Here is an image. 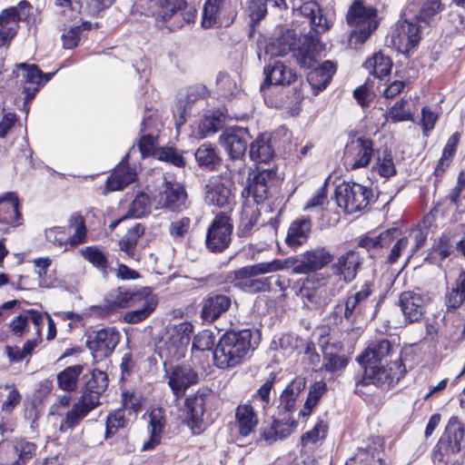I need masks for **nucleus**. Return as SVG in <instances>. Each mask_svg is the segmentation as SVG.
Masks as SVG:
<instances>
[{
	"instance_id": "nucleus-1",
	"label": "nucleus",
	"mask_w": 465,
	"mask_h": 465,
	"mask_svg": "<svg viewBox=\"0 0 465 465\" xmlns=\"http://www.w3.org/2000/svg\"><path fill=\"white\" fill-rule=\"evenodd\" d=\"M442 10L440 0H425L413 21L403 20L397 25L391 41L401 54H409L420 40L421 29L435 22Z\"/></svg>"
},
{
	"instance_id": "nucleus-2",
	"label": "nucleus",
	"mask_w": 465,
	"mask_h": 465,
	"mask_svg": "<svg viewBox=\"0 0 465 465\" xmlns=\"http://www.w3.org/2000/svg\"><path fill=\"white\" fill-rule=\"evenodd\" d=\"M252 333L250 330L229 331L220 338L214 352L213 361L220 369H230L241 364L250 351Z\"/></svg>"
},
{
	"instance_id": "nucleus-3",
	"label": "nucleus",
	"mask_w": 465,
	"mask_h": 465,
	"mask_svg": "<svg viewBox=\"0 0 465 465\" xmlns=\"http://www.w3.org/2000/svg\"><path fill=\"white\" fill-rule=\"evenodd\" d=\"M92 380L87 382L86 389L67 411L61 422L60 430L75 427L87 414L100 405V395L107 387V375L102 371H94Z\"/></svg>"
},
{
	"instance_id": "nucleus-4",
	"label": "nucleus",
	"mask_w": 465,
	"mask_h": 465,
	"mask_svg": "<svg viewBox=\"0 0 465 465\" xmlns=\"http://www.w3.org/2000/svg\"><path fill=\"white\" fill-rule=\"evenodd\" d=\"M279 181L277 170L257 169L242 195L247 198L252 196L253 203H262L277 192Z\"/></svg>"
},
{
	"instance_id": "nucleus-5",
	"label": "nucleus",
	"mask_w": 465,
	"mask_h": 465,
	"mask_svg": "<svg viewBox=\"0 0 465 465\" xmlns=\"http://www.w3.org/2000/svg\"><path fill=\"white\" fill-rule=\"evenodd\" d=\"M335 196L340 208L347 213H353L361 211L369 204L372 192L360 183H347L336 188Z\"/></svg>"
},
{
	"instance_id": "nucleus-6",
	"label": "nucleus",
	"mask_w": 465,
	"mask_h": 465,
	"mask_svg": "<svg viewBox=\"0 0 465 465\" xmlns=\"http://www.w3.org/2000/svg\"><path fill=\"white\" fill-rule=\"evenodd\" d=\"M233 225L227 213H218L207 228L205 244L212 252H222L232 241Z\"/></svg>"
},
{
	"instance_id": "nucleus-7",
	"label": "nucleus",
	"mask_w": 465,
	"mask_h": 465,
	"mask_svg": "<svg viewBox=\"0 0 465 465\" xmlns=\"http://www.w3.org/2000/svg\"><path fill=\"white\" fill-rule=\"evenodd\" d=\"M373 292L370 282L363 283L355 292L350 293L344 302V318L354 323L360 319L372 318L374 312L369 311L373 306L370 297Z\"/></svg>"
},
{
	"instance_id": "nucleus-8",
	"label": "nucleus",
	"mask_w": 465,
	"mask_h": 465,
	"mask_svg": "<svg viewBox=\"0 0 465 465\" xmlns=\"http://www.w3.org/2000/svg\"><path fill=\"white\" fill-rule=\"evenodd\" d=\"M374 18L375 10L372 7L364 6L361 2H354L349 8L346 19L351 25H361L362 28L353 32L351 40L360 44L364 43L377 28Z\"/></svg>"
},
{
	"instance_id": "nucleus-9",
	"label": "nucleus",
	"mask_w": 465,
	"mask_h": 465,
	"mask_svg": "<svg viewBox=\"0 0 465 465\" xmlns=\"http://www.w3.org/2000/svg\"><path fill=\"white\" fill-rule=\"evenodd\" d=\"M233 183L223 177L212 178L204 187V202L208 205L231 211L235 204Z\"/></svg>"
},
{
	"instance_id": "nucleus-10",
	"label": "nucleus",
	"mask_w": 465,
	"mask_h": 465,
	"mask_svg": "<svg viewBox=\"0 0 465 465\" xmlns=\"http://www.w3.org/2000/svg\"><path fill=\"white\" fill-rule=\"evenodd\" d=\"M186 201L187 193L184 187L172 181H165L153 197L155 209H167L177 213L186 209Z\"/></svg>"
},
{
	"instance_id": "nucleus-11",
	"label": "nucleus",
	"mask_w": 465,
	"mask_h": 465,
	"mask_svg": "<svg viewBox=\"0 0 465 465\" xmlns=\"http://www.w3.org/2000/svg\"><path fill=\"white\" fill-rule=\"evenodd\" d=\"M121 334L115 328H104L90 331L86 336V347L95 359L110 356L120 341Z\"/></svg>"
},
{
	"instance_id": "nucleus-12",
	"label": "nucleus",
	"mask_w": 465,
	"mask_h": 465,
	"mask_svg": "<svg viewBox=\"0 0 465 465\" xmlns=\"http://www.w3.org/2000/svg\"><path fill=\"white\" fill-rule=\"evenodd\" d=\"M361 365L364 367V377L356 381L357 387L360 384L368 385L371 383L381 385L389 380H399L405 373V368L401 360H395L391 362L389 369L381 364H378V362L373 363V361H368Z\"/></svg>"
},
{
	"instance_id": "nucleus-13",
	"label": "nucleus",
	"mask_w": 465,
	"mask_h": 465,
	"mask_svg": "<svg viewBox=\"0 0 465 465\" xmlns=\"http://www.w3.org/2000/svg\"><path fill=\"white\" fill-rule=\"evenodd\" d=\"M373 155V142L369 138L358 137L350 141L344 150L343 164L347 170L367 167Z\"/></svg>"
},
{
	"instance_id": "nucleus-14",
	"label": "nucleus",
	"mask_w": 465,
	"mask_h": 465,
	"mask_svg": "<svg viewBox=\"0 0 465 465\" xmlns=\"http://www.w3.org/2000/svg\"><path fill=\"white\" fill-rule=\"evenodd\" d=\"M365 252L354 248L339 255L331 265L333 275L349 283L352 282L364 261Z\"/></svg>"
},
{
	"instance_id": "nucleus-15",
	"label": "nucleus",
	"mask_w": 465,
	"mask_h": 465,
	"mask_svg": "<svg viewBox=\"0 0 465 465\" xmlns=\"http://www.w3.org/2000/svg\"><path fill=\"white\" fill-rule=\"evenodd\" d=\"M328 278L329 276L316 273L304 280L300 293L308 306L317 308L329 302L330 297L325 289Z\"/></svg>"
},
{
	"instance_id": "nucleus-16",
	"label": "nucleus",
	"mask_w": 465,
	"mask_h": 465,
	"mask_svg": "<svg viewBox=\"0 0 465 465\" xmlns=\"http://www.w3.org/2000/svg\"><path fill=\"white\" fill-rule=\"evenodd\" d=\"M333 259V255L324 247H317L300 255L292 268L296 274H308L322 270Z\"/></svg>"
},
{
	"instance_id": "nucleus-17",
	"label": "nucleus",
	"mask_w": 465,
	"mask_h": 465,
	"mask_svg": "<svg viewBox=\"0 0 465 465\" xmlns=\"http://www.w3.org/2000/svg\"><path fill=\"white\" fill-rule=\"evenodd\" d=\"M210 397L209 392L198 391L185 399V420L193 434H199L203 430L205 404Z\"/></svg>"
},
{
	"instance_id": "nucleus-18",
	"label": "nucleus",
	"mask_w": 465,
	"mask_h": 465,
	"mask_svg": "<svg viewBox=\"0 0 465 465\" xmlns=\"http://www.w3.org/2000/svg\"><path fill=\"white\" fill-rule=\"evenodd\" d=\"M250 138L251 135L246 128L231 127L223 131L219 140L231 159L241 160L245 154Z\"/></svg>"
},
{
	"instance_id": "nucleus-19",
	"label": "nucleus",
	"mask_w": 465,
	"mask_h": 465,
	"mask_svg": "<svg viewBox=\"0 0 465 465\" xmlns=\"http://www.w3.org/2000/svg\"><path fill=\"white\" fill-rule=\"evenodd\" d=\"M166 378L173 395L182 398L189 387L199 381L198 373L190 365H176L166 371Z\"/></svg>"
},
{
	"instance_id": "nucleus-20",
	"label": "nucleus",
	"mask_w": 465,
	"mask_h": 465,
	"mask_svg": "<svg viewBox=\"0 0 465 465\" xmlns=\"http://www.w3.org/2000/svg\"><path fill=\"white\" fill-rule=\"evenodd\" d=\"M428 302L426 295L412 291L401 292L399 298L401 310L409 322H418L424 318Z\"/></svg>"
},
{
	"instance_id": "nucleus-21",
	"label": "nucleus",
	"mask_w": 465,
	"mask_h": 465,
	"mask_svg": "<svg viewBox=\"0 0 465 465\" xmlns=\"http://www.w3.org/2000/svg\"><path fill=\"white\" fill-rule=\"evenodd\" d=\"M45 314L36 310H27L17 315L9 324L14 335L23 336L32 330L35 335H42V328L45 323Z\"/></svg>"
},
{
	"instance_id": "nucleus-22",
	"label": "nucleus",
	"mask_w": 465,
	"mask_h": 465,
	"mask_svg": "<svg viewBox=\"0 0 465 465\" xmlns=\"http://www.w3.org/2000/svg\"><path fill=\"white\" fill-rule=\"evenodd\" d=\"M465 424L456 416L451 417L440 439V448L448 453H459L464 447Z\"/></svg>"
},
{
	"instance_id": "nucleus-23",
	"label": "nucleus",
	"mask_w": 465,
	"mask_h": 465,
	"mask_svg": "<svg viewBox=\"0 0 465 465\" xmlns=\"http://www.w3.org/2000/svg\"><path fill=\"white\" fill-rule=\"evenodd\" d=\"M16 68L22 71V77L25 84L23 92L25 94V100L31 101L39 89L47 83L54 74H44L36 64L26 63L17 64Z\"/></svg>"
},
{
	"instance_id": "nucleus-24",
	"label": "nucleus",
	"mask_w": 465,
	"mask_h": 465,
	"mask_svg": "<svg viewBox=\"0 0 465 465\" xmlns=\"http://www.w3.org/2000/svg\"><path fill=\"white\" fill-rule=\"evenodd\" d=\"M193 326L187 322L174 325L169 331L164 344L171 357L180 358L191 341Z\"/></svg>"
},
{
	"instance_id": "nucleus-25",
	"label": "nucleus",
	"mask_w": 465,
	"mask_h": 465,
	"mask_svg": "<svg viewBox=\"0 0 465 465\" xmlns=\"http://www.w3.org/2000/svg\"><path fill=\"white\" fill-rule=\"evenodd\" d=\"M231 304L232 300L228 295L212 292L203 302L201 317L205 322H213L224 313Z\"/></svg>"
},
{
	"instance_id": "nucleus-26",
	"label": "nucleus",
	"mask_w": 465,
	"mask_h": 465,
	"mask_svg": "<svg viewBox=\"0 0 465 465\" xmlns=\"http://www.w3.org/2000/svg\"><path fill=\"white\" fill-rule=\"evenodd\" d=\"M300 41L294 31L287 30L280 37L268 44L265 46L264 54H259V58L262 59L263 57L264 61H266L267 56H283L290 52L293 54Z\"/></svg>"
},
{
	"instance_id": "nucleus-27",
	"label": "nucleus",
	"mask_w": 465,
	"mask_h": 465,
	"mask_svg": "<svg viewBox=\"0 0 465 465\" xmlns=\"http://www.w3.org/2000/svg\"><path fill=\"white\" fill-rule=\"evenodd\" d=\"M151 288L143 287L140 290H131L119 287L109 293L107 302L112 308H128L140 304L141 299L146 295Z\"/></svg>"
},
{
	"instance_id": "nucleus-28",
	"label": "nucleus",
	"mask_w": 465,
	"mask_h": 465,
	"mask_svg": "<svg viewBox=\"0 0 465 465\" xmlns=\"http://www.w3.org/2000/svg\"><path fill=\"white\" fill-rule=\"evenodd\" d=\"M297 426L294 420H274L270 425L261 429L259 440L266 445H270L278 440L288 437L292 433Z\"/></svg>"
},
{
	"instance_id": "nucleus-29",
	"label": "nucleus",
	"mask_w": 465,
	"mask_h": 465,
	"mask_svg": "<svg viewBox=\"0 0 465 465\" xmlns=\"http://www.w3.org/2000/svg\"><path fill=\"white\" fill-rule=\"evenodd\" d=\"M264 74L265 81L261 84L262 91L270 84L289 85L297 78L296 73L282 62H275L272 65H267L264 68Z\"/></svg>"
},
{
	"instance_id": "nucleus-30",
	"label": "nucleus",
	"mask_w": 465,
	"mask_h": 465,
	"mask_svg": "<svg viewBox=\"0 0 465 465\" xmlns=\"http://www.w3.org/2000/svg\"><path fill=\"white\" fill-rule=\"evenodd\" d=\"M18 197L15 193H6L0 197V223L16 227L21 224Z\"/></svg>"
},
{
	"instance_id": "nucleus-31",
	"label": "nucleus",
	"mask_w": 465,
	"mask_h": 465,
	"mask_svg": "<svg viewBox=\"0 0 465 465\" xmlns=\"http://www.w3.org/2000/svg\"><path fill=\"white\" fill-rule=\"evenodd\" d=\"M206 94L207 89L204 85L199 84L188 88L185 97L177 101L173 111L174 117L177 118L175 122L177 127L185 123L191 105Z\"/></svg>"
},
{
	"instance_id": "nucleus-32",
	"label": "nucleus",
	"mask_w": 465,
	"mask_h": 465,
	"mask_svg": "<svg viewBox=\"0 0 465 465\" xmlns=\"http://www.w3.org/2000/svg\"><path fill=\"white\" fill-rule=\"evenodd\" d=\"M148 5L147 13L152 15H158L163 21H168L173 16L183 15L181 13L187 7L184 0H177L170 3L169 0H141Z\"/></svg>"
},
{
	"instance_id": "nucleus-33",
	"label": "nucleus",
	"mask_w": 465,
	"mask_h": 465,
	"mask_svg": "<svg viewBox=\"0 0 465 465\" xmlns=\"http://www.w3.org/2000/svg\"><path fill=\"white\" fill-rule=\"evenodd\" d=\"M31 10L32 5L26 0L20 1L15 6L3 9L0 13V26L12 27L18 32L19 21L26 20Z\"/></svg>"
},
{
	"instance_id": "nucleus-34",
	"label": "nucleus",
	"mask_w": 465,
	"mask_h": 465,
	"mask_svg": "<svg viewBox=\"0 0 465 465\" xmlns=\"http://www.w3.org/2000/svg\"><path fill=\"white\" fill-rule=\"evenodd\" d=\"M136 172L123 161L114 171L106 182V190L119 191L134 182Z\"/></svg>"
},
{
	"instance_id": "nucleus-35",
	"label": "nucleus",
	"mask_w": 465,
	"mask_h": 465,
	"mask_svg": "<svg viewBox=\"0 0 465 465\" xmlns=\"http://www.w3.org/2000/svg\"><path fill=\"white\" fill-rule=\"evenodd\" d=\"M285 267V262L276 259L272 262L244 266L237 270L234 274L235 278H254L259 275L281 271Z\"/></svg>"
},
{
	"instance_id": "nucleus-36",
	"label": "nucleus",
	"mask_w": 465,
	"mask_h": 465,
	"mask_svg": "<svg viewBox=\"0 0 465 465\" xmlns=\"http://www.w3.org/2000/svg\"><path fill=\"white\" fill-rule=\"evenodd\" d=\"M236 424L241 436L250 435L258 424V417L251 404L239 405L235 411Z\"/></svg>"
},
{
	"instance_id": "nucleus-37",
	"label": "nucleus",
	"mask_w": 465,
	"mask_h": 465,
	"mask_svg": "<svg viewBox=\"0 0 465 465\" xmlns=\"http://www.w3.org/2000/svg\"><path fill=\"white\" fill-rule=\"evenodd\" d=\"M393 351V347L388 340L382 339L371 342L365 351L358 357V361L361 364H365L368 361L373 363L381 362Z\"/></svg>"
},
{
	"instance_id": "nucleus-38",
	"label": "nucleus",
	"mask_w": 465,
	"mask_h": 465,
	"mask_svg": "<svg viewBox=\"0 0 465 465\" xmlns=\"http://www.w3.org/2000/svg\"><path fill=\"white\" fill-rule=\"evenodd\" d=\"M12 458L10 465H26L35 455V443L24 438L15 439L12 444Z\"/></svg>"
},
{
	"instance_id": "nucleus-39",
	"label": "nucleus",
	"mask_w": 465,
	"mask_h": 465,
	"mask_svg": "<svg viewBox=\"0 0 465 465\" xmlns=\"http://www.w3.org/2000/svg\"><path fill=\"white\" fill-rule=\"evenodd\" d=\"M164 424L165 418L163 410H153L149 414L150 439L143 443V450H152L160 442Z\"/></svg>"
},
{
	"instance_id": "nucleus-40",
	"label": "nucleus",
	"mask_w": 465,
	"mask_h": 465,
	"mask_svg": "<svg viewBox=\"0 0 465 465\" xmlns=\"http://www.w3.org/2000/svg\"><path fill=\"white\" fill-rule=\"evenodd\" d=\"M336 72V65L331 61H325L322 65L311 71L308 81L317 92L326 88Z\"/></svg>"
},
{
	"instance_id": "nucleus-41",
	"label": "nucleus",
	"mask_w": 465,
	"mask_h": 465,
	"mask_svg": "<svg viewBox=\"0 0 465 465\" xmlns=\"http://www.w3.org/2000/svg\"><path fill=\"white\" fill-rule=\"evenodd\" d=\"M312 222L310 219L294 221L289 227L286 243L290 247L297 248L303 244L311 233Z\"/></svg>"
},
{
	"instance_id": "nucleus-42",
	"label": "nucleus",
	"mask_w": 465,
	"mask_h": 465,
	"mask_svg": "<svg viewBox=\"0 0 465 465\" xmlns=\"http://www.w3.org/2000/svg\"><path fill=\"white\" fill-rule=\"evenodd\" d=\"M157 303V298L152 293V290L150 289L148 292H146V295L141 299L140 304L142 307L127 312L124 315V322L134 324L143 321L155 310Z\"/></svg>"
},
{
	"instance_id": "nucleus-43",
	"label": "nucleus",
	"mask_w": 465,
	"mask_h": 465,
	"mask_svg": "<svg viewBox=\"0 0 465 465\" xmlns=\"http://www.w3.org/2000/svg\"><path fill=\"white\" fill-rule=\"evenodd\" d=\"M250 157L258 163H268L274 155V150L267 135L262 134L250 144Z\"/></svg>"
},
{
	"instance_id": "nucleus-44",
	"label": "nucleus",
	"mask_w": 465,
	"mask_h": 465,
	"mask_svg": "<svg viewBox=\"0 0 465 465\" xmlns=\"http://www.w3.org/2000/svg\"><path fill=\"white\" fill-rule=\"evenodd\" d=\"M452 252L451 236L443 233L438 241H435L427 256V260L433 264L440 265V263Z\"/></svg>"
},
{
	"instance_id": "nucleus-45",
	"label": "nucleus",
	"mask_w": 465,
	"mask_h": 465,
	"mask_svg": "<svg viewBox=\"0 0 465 465\" xmlns=\"http://www.w3.org/2000/svg\"><path fill=\"white\" fill-rule=\"evenodd\" d=\"M144 226L139 223L130 227L119 241L120 250L131 258H134L135 248L139 239L144 234Z\"/></svg>"
},
{
	"instance_id": "nucleus-46",
	"label": "nucleus",
	"mask_w": 465,
	"mask_h": 465,
	"mask_svg": "<svg viewBox=\"0 0 465 465\" xmlns=\"http://www.w3.org/2000/svg\"><path fill=\"white\" fill-rule=\"evenodd\" d=\"M305 385L306 381L303 378L298 377L292 380L281 395L280 406L288 412L292 411L295 407L296 400L304 390Z\"/></svg>"
},
{
	"instance_id": "nucleus-47",
	"label": "nucleus",
	"mask_w": 465,
	"mask_h": 465,
	"mask_svg": "<svg viewBox=\"0 0 465 465\" xmlns=\"http://www.w3.org/2000/svg\"><path fill=\"white\" fill-rule=\"evenodd\" d=\"M153 122L152 116H148L141 124L142 135L138 142V147L143 157L153 154L155 150L156 135L154 131H151Z\"/></svg>"
},
{
	"instance_id": "nucleus-48",
	"label": "nucleus",
	"mask_w": 465,
	"mask_h": 465,
	"mask_svg": "<svg viewBox=\"0 0 465 465\" xmlns=\"http://www.w3.org/2000/svg\"><path fill=\"white\" fill-rule=\"evenodd\" d=\"M465 301V271H461L455 281L454 287L447 292L445 304L448 310L460 307Z\"/></svg>"
},
{
	"instance_id": "nucleus-49",
	"label": "nucleus",
	"mask_w": 465,
	"mask_h": 465,
	"mask_svg": "<svg viewBox=\"0 0 465 465\" xmlns=\"http://www.w3.org/2000/svg\"><path fill=\"white\" fill-rule=\"evenodd\" d=\"M293 56L301 66L310 68L317 61L316 45L312 41L305 38L303 42L300 41Z\"/></svg>"
},
{
	"instance_id": "nucleus-50",
	"label": "nucleus",
	"mask_w": 465,
	"mask_h": 465,
	"mask_svg": "<svg viewBox=\"0 0 465 465\" xmlns=\"http://www.w3.org/2000/svg\"><path fill=\"white\" fill-rule=\"evenodd\" d=\"M364 66L371 74L381 78L391 73L392 62L389 56L376 53L365 62Z\"/></svg>"
},
{
	"instance_id": "nucleus-51",
	"label": "nucleus",
	"mask_w": 465,
	"mask_h": 465,
	"mask_svg": "<svg viewBox=\"0 0 465 465\" xmlns=\"http://www.w3.org/2000/svg\"><path fill=\"white\" fill-rule=\"evenodd\" d=\"M84 370L83 365L76 364L65 368L57 374V383L64 391H73L77 388L78 378Z\"/></svg>"
},
{
	"instance_id": "nucleus-52",
	"label": "nucleus",
	"mask_w": 465,
	"mask_h": 465,
	"mask_svg": "<svg viewBox=\"0 0 465 465\" xmlns=\"http://www.w3.org/2000/svg\"><path fill=\"white\" fill-rule=\"evenodd\" d=\"M460 134L454 133L447 141L442 155L440 159L438 162V164L435 168V174L436 175H441L446 169L449 167L450 163L452 162V159L456 153L457 146L460 141Z\"/></svg>"
},
{
	"instance_id": "nucleus-53",
	"label": "nucleus",
	"mask_w": 465,
	"mask_h": 465,
	"mask_svg": "<svg viewBox=\"0 0 465 465\" xmlns=\"http://www.w3.org/2000/svg\"><path fill=\"white\" fill-rule=\"evenodd\" d=\"M228 0H207L203 6V25L211 27L219 15L227 9Z\"/></svg>"
},
{
	"instance_id": "nucleus-54",
	"label": "nucleus",
	"mask_w": 465,
	"mask_h": 465,
	"mask_svg": "<svg viewBox=\"0 0 465 465\" xmlns=\"http://www.w3.org/2000/svg\"><path fill=\"white\" fill-rule=\"evenodd\" d=\"M327 391L326 383L322 381H315L309 390L307 400L304 403L303 409L301 410L300 415L303 418L308 417L312 409L318 404L321 398Z\"/></svg>"
},
{
	"instance_id": "nucleus-55",
	"label": "nucleus",
	"mask_w": 465,
	"mask_h": 465,
	"mask_svg": "<svg viewBox=\"0 0 465 465\" xmlns=\"http://www.w3.org/2000/svg\"><path fill=\"white\" fill-rule=\"evenodd\" d=\"M269 277L263 278H235L236 286L241 290L250 292L257 293L267 292L271 289V282Z\"/></svg>"
},
{
	"instance_id": "nucleus-56",
	"label": "nucleus",
	"mask_w": 465,
	"mask_h": 465,
	"mask_svg": "<svg viewBox=\"0 0 465 465\" xmlns=\"http://www.w3.org/2000/svg\"><path fill=\"white\" fill-rule=\"evenodd\" d=\"M74 229V233H70V246L74 247L84 243L86 241V227L84 219L82 215L74 214L70 219V224L67 230Z\"/></svg>"
},
{
	"instance_id": "nucleus-57",
	"label": "nucleus",
	"mask_w": 465,
	"mask_h": 465,
	"mask_svg": "<svg viewBox=\"0 0 465 465\" xmlns=\"http://www.w3.org/2000/svg\"><path fill=\"white\" fill-rule=\"evenodd\" d=\"M81 255L94 266L104 270L107 266V257L98 246H86L80 251Z\"/></svg>"
},
{
	"instance_id": "nucleus-58",
	"label": "nucleus",
	"mask_w": 465,
	"mask_h": 465,
	"mask_svg": "<svg viewBox=\"0 0 465 465\" xmlns=\"http://www.w3.org/2000/svg\"><path fill=\"white\" fill-rule=\"evenodd\" d=\"M329 347L323 351L322 368L330 372H335L345 368L348 364V359L344 355H339L329 351Z\"/></svg>"
},
{
	"instance_id": "nucleus-59",
	"label": "nucleus",
	"mask_w": 465,
	"mask_h": 465,
	"mask_svg": "<svg viewBox=\"0 0 465 465\" xmlns=\"http://www.w3.org/2000/svg\"><path fill=\"white\" fill-rule=\"evenodd\" d=\"M375 169L381 176L385 178H390L396 174V167L391 151L385 149L378 156Z\"/></svg>"
},
{
	"instance_id": "nucleus-60",
	"label": "nucleus",
	"mask_w": 465,
	"mask_h": 465,
	"mask_svg": "<svg viewBox=\"0 0 465 465\" xmlns=\"http://www.w3.org/2000/svg\"><path fill=\"white\" fill-rule=\"evenodd\" d=\"M150 198L144 193H138L133 200L128 211V215L134 218H141L150 213Z\"/></svg>"
},
{
	"instance_id": "nucleus-61",
	"label": "nucleus",
	"mask_w": 465,
	"mask_h": 465,
	"mask_svg": "<svg viewBox=\"0 0 465 465\" xmlns=\"http://www.w3.org/2000/svg\"><path fill=\"white\" fill-rule=\"evenodd\" d=\"M45 238L54 245L64 246V251L70 245V232L66 227L54 226L45 230Z\"/></svg>"
},
{
	"instance_id": "nucleus-62",
	"label": "nucleus",
	"mask_w": 465,
	"mask_h": 465,
	"mask_svg": "<svg viewBox=\"0 0 465 465\" xmlns=\"http://www.w3.org/2000/svg\"><path fill=\"white\" fill-rule=\"evenodd\" d=\"M380 448L381 444L374 445L373 447L359 448L352 460L364 465H373L375 461L381 460Z\"/></svg>"
},
{
	"instance_id": "nucleus-63",
	"label": "nucleus",
	"mask_w": 465,
	"mask_h": 465,
	"mask_svg": "<svg viewBox=\"0 0 465 465\" xmlns=\"http://www.w3.org/2000/svg\"><path fill=\"white\" fill-rule=\"evenodd\" d=\"M197 163L201 166L210 167L218 161L215 149L208 143L202 144L194 153Z\"/></svg>"
},
{
	"instance_id": "nucleus-64",
	"label": "nucleus",
	"mask_w": 465,
	"mask_h": 465,
	"mask_svg": "<svg viewBox=\"0 0 465 465\" xmlns=\"http://www.w3.org/2000/svg\"><path fill=\"white\" fill-rule=\"evenodd\" d=\"M223 117V115L222 114L219 115L213 114L204 116L199 124V129L203 136H208L221 129L223 124V120L222 119Z\"/></svg>"
}]
</instances>
